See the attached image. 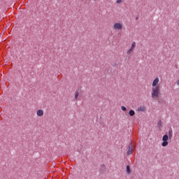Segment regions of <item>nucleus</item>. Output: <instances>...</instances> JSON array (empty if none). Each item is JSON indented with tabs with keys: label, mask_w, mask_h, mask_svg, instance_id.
Here are the masks:
<instances>
[{
	"label": "nucleus",
	"mask_w": 179,
	"mask_h": 179,
	"mask_svg": "<svg viewBox=\"0 0 179 179\" xmlns=\"http://www.w3.org/2000/svg\"><path fill=\"white\" fill-rule=\"evenodd\" d=\"M122 111H127V108L125 106H121Z\"/></svg>",
	"instance_id": "nucleus-11"
},
{
	"label": "nucleus",
	"mask_w": 179,
	"mask_h": 179,
	"mask_svg": "<svg viewBox=\"0 0 179 179\" xmlns=\"http://www.w3.org/2000/svg\"><path fill=\"white\" fill-rule=\"evenodd\" d=\"M114 30H122L124 29V24L122 22H115L113 24Z\"/></svg>",
	"instance_id": "nucleus-3"
},
{
	"label": "nucleus",
	"mask_w": 179,
	"mask_h": 179,
	"mask_svg": "<svg viewBox=\"0 0 179 179\" xmlns=\"http://www.w3.org/2000/svg\"><path fill=\"white\" fill-rule=\"evenodd\" d=\"M78 97H79V92L77 91L75 94V100H78Z\"/></svg>",
	"instance_id": "nucleus-10"
},
{
	"label": "nucleus",
	"mask_w": 179,
	"mask_h": 179,
	"mask_svg": "<svg viewBox=\"0 0 179 179\" xmlns=\"http://www.w3.org/2000/svg\"><path fill=\"white\" fill-rule=\"evenodd\" d=\"M160 79L159 77L155 78L152 83L151 97L152 99H159L160 96Z\"/></svg>",
	"instance_id": "nucleus-1"
},
{
	"label": "nucleus",
	"mask_w": 179,
	"mask_h": 179,
	"mask_svg": "<svg viewBox=\"0 0 179 179\" xmlns=\"http://www.w3.org/2000/svg\"><path fill=\"white\" fill-rule=\"evenodd\" d=\"M171 138H173V130H169V135L165 134L162 137V146H163V148H166V146H168L169 145V139H171Z\"/></svg>",
	"instance_id": "nucleus-2"
},
{
	"label": "nucleus",
	"mask_w": 179,
	"mask_h": 179,
	"mask_svg": "<svg viewBox=\"0 0 179 179\" xmlns=\"http://www.w3.org/2000/svg\"><path fill=\"white\" fill-rule=\"evenodd\" d=\"M127 174L131 173V168L129 167V165L127 166Z\"/></svg>",
	"instance_id": "nucleus-9"
},
{
	"label": "nucleus",
	"mask_w": 179,
	"mask_h": 179,
	"mask_svg": "<svg viewBox=\"0 0 179 179\" xmlns=\"http://www.w3.org/2000/svg\"><path fill=\"white\" fill-rule=\"evenodd\" d=\"M134 152V148H132V146L131 145H129V150L127 151V155H132V152Z\"/></svg>",
	"instance_id": "nucleus-7"
},
{
	"label": "nucleus",
	"mask_w": 179,
	"mask_h": 179,
	"mask_svg": "<svg viewBox=\"0 0 179 179\" xmlns=\"http://www.w3.org/2000/svg\"><path fill=\"white\" fill-rule=\"evenodd\" d=\"M129 114L130 117H134V115H135V111L134 110H130Z\"/></svg>",
	"instance_id": "nucleus-8"
},
{
	"label": "nucleus",
	"mask_w": 179,
	"mask_h": 179,
	"mask_svg": "<svg viewBox=\"0 0 179 179\" xmlns=\"http://www.w3.org/2000/svg\"><path fill=\"white\" fill-rule=\"evenodd\" d=\"M177 85L179 86V79L178 80Z\"/></svg>",
	"instance_id": "nucleus-13"
},
{
	"label": "nucleus",
	"mask_w": 179,
	"mask_h": 179,
	"mask_svg": "<svg viewBox=\"0 0 179 179\" xmlns=\"http://www.w3.org/2000/svg\"><path fill=\"white\" fill-rule=\"evenodd\" d=\"M135 47H136V43L133 42L131 43V48L127 52V55H131L134 51H135Z\"/></svg>",
	"instance_id": "nucleus-4"
},
{
	"label": "nucleus",
	"mask_w": 179,
	"mask_h": 179,
	"mask_svg": "<svg viewBox=\"0 0 179 179\" xmlns=\"http://www.w3.org/2000/svg\"><path fill=\"white\" fill-rule=\"evenodd\" d=\"M138 111H140L141 113H145V111H146V107L140 106V107L138 108Z\"/></svg>",
	"instance_id": "nucleus-6"
},
{
	"label": "nucleus",
	"mask_w": 179,
	"mask_h": 179,
	"mask_svg": "<svg viewBox=\"0 0 179 179\" xmlns=\"http://www.w3.org/2000/svg\"><path fill=\"white\" fill-rule=\"evenodd\" d=\"M116 2H117V3H122V0H117Z\"/></svg>",
	"instance_id": "nucleus-12"
},
{
	"label": "nucleus",
	"mask_w": 179,
	"mask_h": 179,
	"mask_svg": "<svg viewBox=\"0 0 179 179\" xmlns=\"http://www.w3.org/2000/svg\"><path fill=\"white\" fill-rule=\"evenodd\" d=\"M36 115L38 117H43L44 115V110L43 109H39L36 111Z\"/></svg>",
	"instance_id": "nucleus-5"
}]
</instances>
